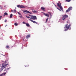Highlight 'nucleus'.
Returning a JSON list of instances; mask_svg holds the SVG:
<instances>
[{
    "mask_svg": "<svg viewBox=\"0 0 76 76\" xmlns=\"http://www.w3.org/2000/svg\"><path fill=\"white\" fill-rule=\"evenodd\" d=\"M7 65H8V64H2L0 65V68L1 69H0V72H1L3 70V69H5Z\"/></svg>",
    "mask_w": 76,
    "mask_h": 76,
    "instance_id": "f257e3e1",
    "label": "nucleus"
},
{
    "mask_svg": "<svg viewBox=\"0 0 76 76\" xmlns=\"http://www.w3.org/2000/svg\"><path fill=\"white\" fill-rule=\"evenodd\" d=\"M57 5L58 6L60 9L61 10L58 8H57V9L60 10V11H61V10L63 11V7L61 6V3H57Z\"/></svg>",
    "mask_w": 76,
    "mask_h": 76,
    "instance_id": "f03ea898",
    "label": "nucleus"
},
{
    "mask_svg": "<svg viewBox=\"0 0 76 76\" xmlns=\"http://www.w3.org/2000/svg\"><path fill=\"white\" fill-rule=\"evenodd\" d=\"M70 26H71V25L70 24H69V25L68 24H66V25L65 26V27H64V28H65V29L66 28V29L65 30V31H66L68 30L70 28Z\"/></svg>",
    "mask_w": 76,
    "mask_h": 76,
    "instance_id": "7ed1b4c3",
    "label": "nucleus"
},
{
    "mask_svg": "<svg viewBox=\"0 0 76 76\" xmlns=\"http://www.w3.org/2000/svg\"><path fill=\"white\" fill-rule=\"evenodd\" d=\"M72 10V7H69L68 10L66 11V13L69 12V11H70V10Z\"/></svg>",
    "mask_w": 76,
    "mask_h": 76,
    "instance_id": "20e7f679",
    "label": "nucleus"
},
{
    "mask_svg": "<svg viewBox=\"0 0 76 76\" xmlns=\"http://www.w3.org/2000/svg\"><path fill=\"white\" fill-rule=\"evenodd\" d=\"M31 18H32L33 19H37V17L36 16H34L33 15H31Z\"/></svg>",
    "mask_w": 76,
    "mask_h": 76,
    "instance_id": "39448f33",
    "label": "nucleus"
},
{
    "mask_svg": "<svg viewBox=\"0 0 76 76\" xmlns=\"http://www.w3.org/2000/svg\"><path fill=\"white\" fill-rule=\"evenodd\" d=\"M68 18V16L67 15H64V17L63 18V19H65L66 18Z\"/></svg>",
    "mask_w": 76,
    "mask_h": 76,
    "instance_id": "423d86ee",
    "label": "nucleus"
},
{
    "mask_svg": "<svg viewBox=\"0 0 76 76\" xmlns=\"http://www.w3.org/2000/svg\"><path fill=\"white\" fill-rule=\"evenodd\" d=\"M23 13H25V12H26V13H30L31 14V12H30L29 11L27 10H25L23 11Z\"/></svg>",
    "mask_w": 76,
    "mask_h": 76,
    "instance_id": "0eeeda50",
    "label": "nucleus"
},
{
    "mask_svg": "<svg viewBox=\"0 0 76 76\" xmlns=\"http://www.w3.org/2000/svg\"><path fill=\"white\" fill-rule=\"evenodd\" d=\"M44 15H45V16H47V17H49V15L48 14H45V13H43Z\"/></svg>",
    "mask_w": 76,
    "mask_h": 76,
    "instance_id": "6e6552de",
    "label": "nucleus"
},
{
    "mask_svg": "<svg viewBox=\"0 0 76 76\" xmlns=\"http://www.w3.org/2000/svg\"><path fill=\"white\" fill-rule=\"evenodd\" d=\"M10 69V68H6L4 70V71H6V72H8V70H9V69Z\"/></svg>",
    "mask_w": 76,
    "mask_h": 76,
    "instance_id": "1a4fd4ad",
    "label": "nucleus"
},
{
    "mask_svg": "<svg viewBox=\"0 0 76 76\" xmlns=\"http://www.w3.org/2000/svg\"><path fill=\"white\" fill-rule=\"evenodd\" d=\"M6 72H5L4 73H2L0 75V76H4V75H6Z\"/></svg>",
    "mask_w": 76,
    "mask_h": 76,
    "instance_id": "9d476101",
    "label": "nucleus"
},
{
    "mask_svg": "<svg viewBox=\"0 0 76 76\" xmlns=\"http://www.w3.org/2000/svg\"><path fill=\"white\" fill-rule=\"evenodd\" d=\"M30 34H28V35H27L26 36V38H27V39H28L30 37Z\"/></svg>",
    "mask_w": 76,
    "mask_h": 76,
    "instance_id": "9b49d317",
    "label": "nucleus"
},
{
    "mask_svg": "<svg viewBox=\"0 0 76 76\" xmlns=\"http://www.w3.org/2000/svg\"><path fill=\"white\" fill-rule=\"evenodd\" d=\"M30 21H31V22H33V23H37H37L35 21H33L31 19H30Z\"/></svg>",
    "mask_w": 76,
    "mask_h": 76,
    "instance_id": "f8f14e48",
    "label": "nucleus"
},
{
    "mask_svg": "<svg viewBox=\"0 0 76 76\" xmlns=\"http://www.w3.org/2000/svg\"><path fill=\"white\" fill-rule=\"evenodd\" d=\"M29 16H31V15H26V18H28V19L30 18V17H29Z\"/></svg>",
    "mask_w": 76,
    "mask_h": 76,
    "instance_id": "ddd939ff",
    "label": "nucleus"
},
{
    "mask_svg": "<svg viewBox=\"0 0 76 76\" xmlns=\"http://www.w3.org/2000/svg\"><path fill=\"white\" fill-rule=\"evenodd\" d=\"M5 15H6V16H7L8 15V14H7V13L5 12L4 13V16Z\"/></svg>",
    "mask_w": 76,
    "mask_h": 76,
    "instance_id": "4468645a",
    "label": "nucleus"
},
{
    "mask_svg": "<svg viewBox=\"0 0 76 76\" xmlns=\"http://www.w3.org/2000/svg\"><path fill=\"white\" fill-rule=\"evenodd\" d=\"M26 25L27 26H28V27H29V26H30L29 24H28V23H26Z\"/></svg>",
    "mask_w": 76,
    "mask_h": 76,
    "instance_id": "2eb2a0df",
    "label": "nucleus"
},
{
    "mask_svg": "<svg viewBox=\"0 0 76 76\" xmlns=\"http://www.w3.org/2000/svg\"><path fill=\"white\" fill-rule=\"evenodd\" d=\"M32 12H33L34 13H37L38 12V11H35V10H32Z\"/></svg>",
    "mask_w": 76,
    "mask_h": 76,
    "instance_id": "dca6fc26",
    "label": "nucleus"
},
{
    "mask_svg": "<svg viewBox=\"0 0 76 76\" xmlns=\"http://www.w3.org/2000/svg\"><path fill=\"white\" fill-rule=\"evenodd\" d=\"M13 12V13H16V10H12Z\"/></svg>",
    "mask_w": 76,
    "mask_h": 76,
    "instance_id": "f3484780",
    "label": "nucleus"
},
{
    "mask_svg": "<svg viewBox=\"0 0 76 76\" xmlns=\"http://www.w3.org/2000/svg\"><path fill=\"white\" fill-rule=\"evenodd\" d=\"M41 9H42V10H44L45 9V8L42 7H41Z\"/></svg>",
    "mask_w": 76,
    "mask_h": 76,
    "instance_id": "a211bd4d",
    "label": "nucleus"
},
{
    "mask_svg": "<svg viewBox=\"0 0 76 76\" xmlns=\"http://www.w3.org/2000/svg\"><path fill=\"white\" fill-rule=\"evenodd\" d=\"M6 48H10V47H9V45H7L6 46Z\"/></svg>",
    "mask_w": 76,
    "mask_h": 76,
    "instance_id": "6ab92c4d",
    "label": "nucleus"
},
{
    "mask_svg": "<svg viewBox=\"0 0 76 76\" xmlns=\"http://www.w3.org/2000/svg\"><path fill=\"white\" fill-rule=\"evenodd\" d=\"M25 7L23 5H20V8H24Z\"/></svg>",
    "mask_w": 76,
    "mask_h": 76,
    "instance_id": "aec40b11",
    "label": "nucleus"
},
{
    "mask_svg": "<svg viewBox=\"0 0 76 76\" xmlns=\"http://www.w3.org/2000/svg\"><path fill=\"white\" fill-rule=\"evenodd\" d=\"M12 16H13V15H12V14H11L10 16V18H12Z\"/></svg>",
    "mask_w": 76,
    "mask_h": 76,
    "instance_id": "412c9836",
    "label": "nucleus"
},
{
    "mask_svg": "<svg viewBox=\"0 0 76 76\" xmlns=\"http://www.w3.org/2000/svg\"><path fill=\"white\" fill-rule=\"evenodd\" d=\"M17 13H18V15H20V16H21L22 15L21 14L19 13V12H17Z\"/></svg>",
    "mask_w": 76,
    "mask_h": 76,
    "instance_id": "4be33fe9",
    "label": "nucleus"
},
{
    "mask_svg": "<svg viewBox=\"0 0 76 76\" xmlns=\"http://www.w3.org/2000/svg\"><path fill=\"white\" fill-rule=\"evenodd\" d=\"M15 26H18V23H15Z\"/></svg>",
    "mask_w": 76,
    "mask_h": 76,
    "instance_id": "5701e85b",
    "label": "nucleus"
},
{
    "mask_svg": "<svg viewBox=\"0 0 76 76\" xmlns=\"http://www.w3.org/2000/svg\"><path fill=\"white\" fill-rule=\"evenodd\" d=\"M71 0H66V1H67L68 2H69V1H70Z\"/></svg>",
    "mask_w": 76,
    "mask_h": 76,
    "instance_id": "b1692460",
    "label": "nucleus"
},
{
    "mask_svg": "<svg viewBox=\"0 0 76 76\" xmlns=\"http://www.w3.org/2000/svg\"><path fill=\"white\" fill-rule=\"evenodd\" d=\"M17 7H20V5H18Z\"/></svg>",
    "mask_w": 76,
    "mask_h": 76,
    "instance_id": "393cba45",
    "label": "nucleus"
},
{
    "mask_svg": "<svg viewBox=\"0 0 76 76\" xmlns=\"http://www.w3.org/2000/svg\"><path fill=\"white\" fill-rule=\"evenodd\" d=\"M23 24H26V23H25V22H23Z\"/></svg>",
    "mask_w": 76,
    "mask_h": 76,
    "instance_id": "a878e982",
    "label": "nucleus"
},
{
    "mask_svg": "<svg viewBox=\"0 0 76 76\" xmlns=\"http://www.w3.org/2000/svg\"><path fill=\"white\" fill-rule=\"evenodd\" d=\"M2 18V16H0V19H1V18Z\"/></svg>",
    "mask_w": 76,
    "mask_h": 76,
    "instance_id": "bb28decb",
    "label": "nucleus"
},
{
    "mask_svg": "<svg viewBox=\"0 0 76 76\" xmlns=\"http://www.w3.org/2000/svg\"><path fill=\"white\" fill-rule=\"evenodd\" d=\"M47 21H48V19H46V22H47Z\"/></svg>",
    "mask_w": 76,
    "mask_h": 76,
    "instance_id": "cd10ccee",
    "label": "nucleus"
},
{
    "mask_svg": "<svg viewBox=\"0 0 76 76\" xmlns=\"http://www.w3.org/2000/svg\"><path fill=\"white\" fill-rule=\"evenodd\" d=\"M6 21H7V20H5L4 21V22H6Z\"/></svg>",
    "mask_w": 76,
    "mask_h": 76,
    "instance_id": "c85d7f7f",
    "label": "nucleus"
},
{
    "mask_svg": "<svg viewBox=\"0 0 76 76\" xmlns=\"http://www.w3.org/2000/svg\"><path fill=\"white\" fill-rule=\"evenodd\" d=\"M69 23V21H67L66 23Z\"/></svg>",
    "mask_w": 76,
    "mask_h": 76,
    "instance_id": "c756f323",
    "label": "nucleus"
},
{
    "mask_svg": "<svg viewBox=\"0 0 76 76\" xmlns=\"http://www.w3.org/2000/svg\"><path fill=\"white\" fill-rule=\"evenodd\" d=\"M48 13H49L50 14H51V13L50 12H48Z\"/></svg>",
    "mask_w": 76,
    "mask_h": 76,
    "instance_id": "7c9ffc66",
    "label": "nucleus"
},
{
    "mask_svg": "<svg viewBox=\"0 0 76 76\" xmlns=\"http://www.w3.org/2000/svg\"><path fill=\"white\" fill-rule=\"evenodd\" d=\"M19 16V17H20V18H22V16Z\"/></svg>",
    "mask_w": 76,
    "mask_h": 76,
    "instance_id": "2f4dec72",
    "label": "nucleus"
},
{
    "mask_svg": "<svg viewBox=\"0 0 76 76\" xmlns=\"http://www.w3.org/2000/svg\"><path fill=\"white\" fill-rule=\"evenodd\" d=\"M1 27V26H0V29Z\"/></svg>",
    "mask_w": 76,
    "mask_h": 76,
    "instance_id": "473e14b6",
    "label": "nucleus"
},
{
    "mask_svg": "<svg viewBox=\"0 0 76 76\" xmlns=\"http://www.w3.org/2000/svg\"><path fill=\"white\" fill-rule=\"evenodd\" d=\"M1 9H2V7L1 8Z\"/></svg>",
    "mask_w": 76,
    "mask_h": 76,
    "instance_id": "72a5a7b5",
    "label": "nucleus"
},
{
    "mask_svg": "<svg viewBox=\"0 0 76 76\" xmlns=\"http://www.w3.org/2000/svg\"><path fill=\"white\" fill-rule=\"evenodd\" d=\"M49 19V18H47V19Z\"/></svg>",
    "mask_w": 76,
    "mask_h": 76,
    "instance_id": "f704fd0d",
    "label": "nucleus"
},
{
    "mask_svg": "<svg viewBox=\"0 0 76 76\" xmlns=\"http://www.w3.org/2000/svg\"><path fill=\"white\" fill-rule=\"evenodd\" d=\"M6 7V6H4V7Z\"/></svg>",
    "mask_w": 76,
    "mask_h": 76,
    "instance_id": "c9c22d12",
    "label": "nucleus"
},
{
    "mask_svg": "<svg viewBox=\"0 0 76 76\" xmlns=\"http://www.w3.org/2000/svg\"><path fill=\"white\" fill-rule=\"evenodd\" d=\"M24 40L23 39V40Z\"/></svg>",
    "mask_w": 76,
    "mask_h": 76,
    "instance_id": "e433bc0d",
    "label": "nucleus"
},
{
    "mask_svg": "<svg viewBox=\"0 0 76 76\" xmlns=\"http://www.w3.org/2000/svg\"><path fill=\"white\" fill-rule=\"evenodd\" d=\"M49 19H50V18H49Z\"/></svg>",
    "mask_w": 76,
    "mask_h": 76,
    "instance_id": "4c0bfd02",
    "label": "nucleus"
},
{
    "mask_svg": "<svg viewBox=\"0 0 76 76\" xmlns=\"http://www.w3.org/2000/svg\"><path fill=\"white\" fill-rule=\"evenodd\" d=\"M63 20H64V19H63Z\"/></svg>",
    "mask_w": 76,
    "mask_h": 76,
    "instance_id": "58836bf2",
    "label": "nucleus"
}]
</instances>
